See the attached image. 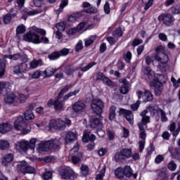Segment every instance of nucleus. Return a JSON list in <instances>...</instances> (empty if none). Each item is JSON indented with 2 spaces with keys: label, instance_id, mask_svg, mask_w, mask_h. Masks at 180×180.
Listing matches in <instances>:
<instances>
[{
  "label": "nucleus",
  "instance_id": "nucleus-51",
  "mask_svg": "<svg viewBox=\"0 0 180 180\" xmlns=\"http://www.w3.org/2000/svg\"><path fill=\"white\" fill-rule=\"evenodd\" d=\"M25 32H26V27L23 25H19L16 29L17 34H23Z\"/></svg>",
  "mask_w": 180,
  "mask_h": 180
},
{
  "label": "nucleus",
  "instance_id": "nucleus-16",
  "mask_svg": "<svg viewBox=\"0 0 180 180\" xmlns=\"http://www.w3.org/2000/svg\"><path fill=\"white\" fill-rule=\"evenodd\" d=\"M73 111L75 113H79V112H84L86 108V105L84 101H78L72 105Z\"/></svg>",
  "mask_w": 180,
  "mask_h": 180
},
{
  "label": "nucleus",
  "instance_id": "nucleus-1",
  "mask_svg": "<svg viewBox=\"0 0 180 180\" xmlns=\"http://www.w3.org/2000/svg\"><path fill=\"white\" fill-rule=\"evenodd\" d=\"M46 36V30L32 27L30 28L28 32L24 34L23 39L28 43H33L34 44H40V43H49V38Z\"/></svg>",
  "mask_w": 180,
  "mask_h": 180
},
{
  "label": "nucleus",
  "instance_id": "nucleus-3",
  "mask_svg": "<svg viewBox=\"0 0 180 180\" xmlns=\"http://www.w3.org/2000/svg\"><path fill=\"white\" fill-rule=\"evenodd\" d=\"M61 142L60 139H51L50 141H42L37 145V152L39 154L47 153L49 150H60Z\"/></svg>",
  "mask_w": 180,
  "mask_h": 180
},
{
  "label": "nucleus",
  "instance_id": "nucleus-27",
  "mask_svg": "<svg viewBox=\"0 0 180 180\" xmlns=\"http://www.w3.org/2000/svg\"><path fill=\"white\" fill-rule=\"evenodd\" d=\"M41 12L42 11L40 8L30 11H28L27 8H25L22 11V13H25L26 15H28V16H34V15H39V13H41Z\"/></svg>",
  "mask_w": 180,
  "mask_h": 180
},
{
  "label": "nucleus",
  "instance_id": "nucleus-55",
  "mask_svg": "<svg viewBox=\"0 0 180 180\" xmlns=\"http://www.w3.org/2000/svg\"><path fill=\"white\" fill-rule=\"evenodd\" d=\"M25 0H16L15 1V8H18L19 9H22L23 6H25Z\"/></svg>",
  "mask_w": 180,
  "mask_h": 180
},
{
  "label": "nucleus",
  "instance_id": "nucleus-20",
  "mask_svg": "<svg viewBox=\"0 0 180 180\" xmlns=\"http://www.w3.org/2000/svg\"><path fill=\"white\" fill-rule=\"evenodd\" d=\"M95 140H96V136L94 134H91L89 136V132L88 131H85L84 132V135L82 137V141H84V143H88V141L94 143Z\"/></svg>",
  "mask_w": 180,
  "mask_h": 180
},
{
  "label": "nucleus",
  "instance_id": "nucleus-24",
  "mask_svg": "<svg viewBox=\"0 0 180 180\" xmlns=\"http://www.w3.org/2000/svg\"><path fill=\"white\" fill-rule=\"evenodd\" d=\"M90 127L92 129H102V124L101 123V120L98 118H92L90 120Z\"/></svg>",
  "mask_w": 180,
  "mask_h": 180
},
{
  "label": "nucleus",
  "instance_id": "nucleus-4",
  "mask_svg": "<svg viewBox=\"0 0 180 180\" xmlns=\"http://www.w3.org/2000/svg\"><path fill=\"white\" fill-rule=\"evenodd\" d=\"M14 127L18 131H21L22 134H29L32 128L29 124L26 123L25 118L20 116L14 122Z\"/></svg>",
  "mask_w": 180,
  "mask_h": 180
},
{
  "label": "nucleus",
  "instance_id": "nucleus-15",
  "mask_svg": "<svg viewBox=\"0 0 180 180\" xmlns=\"http://www.w3.org/2000/svg\"><path fill=\"white\" fill-rule=\"evenodd\" d=\"M120 115H123L125 117V119L129 122L130 124H134V117L133 115V112L130 110H127L124 108L120 109Z\"/></svg>",
  "mask_w": 180,
  "mask_h": 180
},
{
  "label": "nucleus",
  "instance_id": "nucleus-38",
  "mask_svg": "<svg viewBox=\"0 0 180 180\" xmlns=\"http://www.w3.org/2000/svg\"><path fill=\"white\" fill-rule=\"evenodd\" d=\"M115 175L118 178V179H123L124 178V173L123 172V168L118 167L115 170Z\"/></svg>",
  "mask_w": 180,
  "mask_h": 180
},
{
  "label": "nucleus",
  "instance_id": "nucleus-9",
  "mask_svg": "<svg viewBox=\"0 0 180 180\" xmlns=\"http://www.w3.org/2000/svg\"><path fill=\"white\" fill-rule=\"evenodd\" d=\"M59 176L62 179H75V172L70 168H63L59 172Z\"/></svg>",
  "mask_w": 180,
  "mask_h": 180
},
{
  "label": "nucleus",
  "instance_id": "nucleus-61",
  "mask_svg": "<svg viewBox=\"0 0 180 180\" xmlns=\"http://www.w3.org/2000/svg\"><path fill=\"white\" fill-rule=\"evenodd\" d=\"M103 9L106 15H109V13H110V4H109V2H105Z\"/></svg>",
  "mask_w": 180,
  "mask_h": 180
},
{
  "label": "nucleus",
  "instance_id": "nucleus-22",
  "mask_svg": "<svg viewBox=\"0 0 180 180\" xmlns=\"http://www.w3.org/2000/svg\"><path fill=\"white\" fill-rule=\"evenodd\" d=\"M43 65V60L41 59L38 60H33L29 63V68L30 70H34L38 68V67H41Z\"/></svg>",
  "mask_w": 180,
  "mask_h": 180
},
{
  "label": "nucleus",
  "instance_id": "nucleus-63",
  "mask_svg": "<svg viewBox=\"0 0 180 180\" xmlns=\"http://www.w3.org/2000/svg\"><path fill=\"white\" fill-rule=\"evenodd\" d=\"M5 58H9L10 60H19V58H20V55L14 54V55L6 56Z\"/></svg>",
  "mask_w": 180,
  "mask_h": 180
},
{
  "label": "nucleus",
  "instance_id": "nucleus-13",
  "mask_svg": "<svg viewBox=\"0 0 180 180\" xmlns=\"http://www.w3.org/2000/svg\"><path fill=\"white\" fill-rule=\"evenodd\" d=\"M131 157V149L130 148H123L120 150V153L115 155L117 160H126L127 158H130Z\"/></svg>",
  "mask_w": 180,
  "mask_h": 180
},
{
  "label": "nucleus",
  "instance_id": "nucleus-43",
  "mask_svg": "<svg viewBox=\"0 0 180 180\" xmlns=\"http://www.w3.org/2000/svg\"><path fill=\"white\" fill-rule=\"evenodd\" d=\"M105 174H106V166H103V169L101 170L100 173L96 175V180H103L105 177Z\"/></svg>",
  "mask_w": 180,
  "mask_h": 180
},
{
  "label": "nucleus",
  "instance_id": "nucleus-45",
  "mask_svg": "<svg viewBox=\"0 0 180 180\" xmlns=\"http://www.w3.org/2000/svg\"><path fill=\"white\" fill-rule=\"evenodd\" d=\"M80 171L83 176H86L87 175H89V167H88L85 165H82V167H80Z\"/></svg>",
  "mask_w": 180,
  "mask_h": 180
},
{
  "label": "nucleus",
  "instance_id": "nucleus-57",
  "mask_svg": "<svg viewBox=\"0 0 180 180\" xmlns=\"http://www.w3.org/2000/svg\"><path fill=\"white\" fill-rule=\"evenodd\" d=\"M56 29H58V31L60 32H64V30H65V25L63 22L56 24Z\"/></svg>",
  "mask_w": 180,
  "mask_h": 180
},
{
  "label": "nucleus",
  "instance_id": "nucleus-5",
  "mask_svg": "<svg viewBox=\"0 0 180 180\" xmlns=\"http://www.w3.org/2000/svg\"><path fill=\"white\" fill-rule=\"evenodd\" d=\"M148 110L150 115H153V116H158L160 113V120L162 122V123H165L168 120V117H167V114L165 111H163L162 109L155 106H149Z\"/></svg>",
  "mask_w": 180,
  "mask_h": 180
},
{
  "label": "nucleus",
  "instance_id": "nucleus-23",
  "mask_svg": "<svg viewBox=\"0 0 180 180\" xmlns=\"http://www.w3.org/2000/svg\"><path fill=\"white\" fill-rule=\"evenodd\" d=\"M12 130V124L8 123H3L0 124V133L2 134H5V133H8V131H11Z\"/></svg>",
  "mask_w": 180,
  "mask_h": 180
},
{
  "label": "nucleus",
  "instance_id": "nucleus-33",
  "mask_svg": "<svg viewBox=\"0 0 180 180\" xmlns=\"http://www.w3.org/2000/svg\"><path fill=\"white\" fill-rule=\"evenodd\" d=\"M8 89H9V83L6 82H0V95L5 94V92H8Z\"/></svg>",
  "mask_w": 180,
  "mask_h": 180
},
{
  "label": "nucleus",
  "instance_id": "nucleus-21",
  "mask_svg": "<svg viewBox=\"0 0 180 180\" xmlns=\"http://www.w3.org/2000/svg\"><path fill=\"white\" fill-rule=\"evenodd\" d=\"M29 164L27 163L26 161L22 160L18 162L17 169L18 172H21V174H25L26 172V169L27 168V165Z\"/></svg>",
  "mask_w": 180,
  "mask_h": 180
},
{
  "label": "nucleus",
  "instance_id": "nucleus-60",
  "mask_svg": "<svg viewBox=\"0 0 180 180\" xmlns=\"http://www.w3.org/2000/svg\"><path fill=\"white\" fill-rule=\"evenodd\" d=\"M77 33H79V32L78 31V29H77V27L71 28L68 32V34L69 36H75V34H77Z\"/></svg>",
  "mask_w": 180,
  "mask_h": 180
},
{
  "label": "nucleus",
  "instance_id": "nucleus-26",
  "mask_svg": "<svg viewBox=\"0 0 180 180\" xmlns=\"http://www.w3.org/2000/svg\"><path fill=\"white\" fill-rule=\"evenodd\" d=\"M12 161H13V154L8 153L2 160V165L7 167L8 164H9V162H12Z\"/></svg>",
  "mask_w": 180,
  "mask_h": 180
},
{
  "label": "nucleus",
  "instance_id": "nucleus-47",
  "mask_svg": "<svg viewBox=\"0 0 180 180\" xmlns=\"http://www.w3.org/2000/svg\"><path fill=\"white\" fill-rule=\"evenodd\" d=\"M96 39V36H92L89 38L86 39L84 40L86 47H89V46H91L94 43V41H95Z\"/></svg>",
  "mask_w": 180,
  "mask_h": 180
},
{
  "label": "nucleus",
  "instance_id": "nucleus-36",
  "mask_svg": "<svg viewBox=\"0 0 180 180\" xmlns=\"http://www.w3.org/2000/svg\"><path fill=\"white\" fill-rule=\"evenodd\" d=\"M11 147V143L9 141L1 139L0 140V150H8V148Z\"/></svg>",
  "mask_w": 180,
  "mask_h": 180
},
{
  "label": "nucleus",
  "instance_id": "nucleus-56",
  "mask_svg": "<svg viewBox=\"0 0 180 180\" xmlns=\"http://www.w3.org/2000/svg\"><path fill=\"white\" fill-rule=\"evenodd\" d=\"M40 77H41V72L40 70H36L31 75V78L32 79H39V78H40Z\"/></svg>",
  "mask_w": 180,
  "mask_h": 180
},
{
  "label": "nucleus",
  "instance_id": "nucleus-7",
  "mask_svg": "<svg viewBox=\"0 0 180 180\" xmlns=\"http://www.w3.org/2000/svg\"><path fill=\"white\" fill-rule=\"evenodd\" d=\"M30 68L27 63L25 62L21 63L13 68V72L18 77H22L23 74H26L29 71Z\"/></svg>",
  "mask_w": 180,
  "mask_h": 180
},
{
  "label": "nucleus",
  "instance_id": "nucleus-53",
  "mask_svg": "<svg viewBox=\"0 0 180 180\" xmlns=\"http://www.w3.org/2000/svg\"><path fill=\"white\" fill-rule=\"evenodd\" d=\"M34 172H36V169L27 165V169H25V172H24V174H34Z\"/></svg>",
  "mask_w": 180,
  "mask_h": 180
},
{
  "label": "nucleus",
  "instance_id": "nucleus-50",
  "mask_svg": "<svg viewBox=\"0 0 180 180\" xmlns=\"http://www.w3.org/2000/svg\"><path fill=\"white\" fill-rule=\"evenodd\" d=\"M53 176V172L48 171V172H45L43 174H42V178L44 180H49V179H51Z\"/></svg>",
  "mask_w": 180,
  "mask_h": 180
},
{
  "label": "nucleus",
  "instance_id": "nucleus-39",
  "mask_svg": "<svg viewBox=\"0 0 180 180\" xmlns=\"http://www.w3.org/2000/svg\"><path fill=\"white\" fill-rule=\"evenodd\" d=\"M124 176H127V178H130L133 175V171L131 170V167L130 166H125L123 169Z\"/></svg>",
  "mask_w": 180,
  "mask_h": 180
},
{
  "label": "nucleus",
  "instance_id": "nucleus-29",
  "mask_svg": "<svg viewBox=\"0 0 180 180\" xmlns=\"http://www.w3.org/2000/svg\"><path fill=\"white\" fill-rule=\"evenodd\" d=\"M15 99H16V96L13 94H8L4 98V102L7 105H12L15 102Z\"/></svg>",
  "mask_w": 180,
  "mask_h": 180
},
{
  "label": "nucleus",
  "instance_id": "nucleus-25",
  "mask_svg": "<svg viewBox=\"0 0 180 180\" xmlns=\"http://www.w3.org/2000/svg\"><path fill=\"white\" fill-rule=\"evenodd\" d=\"M56 73V69L49 67L44 71L42 72V75L44 78H49L50 77H53Z\"/></svg>",
  "mask_w": 180,
  "mask_h": 180
},
{
  "label": "nucleus",
  "instance_id": "nucleus-32",
  "mask_svg": "<svg viewBox=\"0 0 180 180\" xmlns=\"http://www.w3.org/2000/svg\"><path fill=\"white\" fill-rule=\"evenodd\" d=\"M130 84L127 80L123 81V85L121 86L120 91L121 94L126 95L129 92V86Z\"/></svg>",
  "mask_w": 180,
  "mask_h": 180
},
{
  "label": "nucleus",
  "instance_id": "nucleus-64",
  "mask_svg": "<svg viewBox=\"0 0 180 180\" xmlns=\"http://www.w3.org/2000/svg\"><path fill=\"white\" fill-rule=\"evenodd\" d=\"M168 169L170 171H175V169H176V164H175V162H174V161H171L168 164Z\"/></svg>",
  "mask_w": 180,
  "mask_h": 180
},
{
  "label": "nucleus",
  "instance_id": "nucleus-12",
  "mask_svg": "<svg viewBox=\"0 0 180 180\" xmlns=\"http://www.w3.org/2000/svg\"><path fill=\"white\" fill-rule=\"evenodd\" d=\"M150 85L155 88V94L157 96H160L164 91V86L158 79H153V82H150Z\"/></svg>",
  "mask_w": 180,
  "mask_h": 180
},
{
  "label": "nucleus",
  "instance_id": "nucleus-19",
  "mask_svg": "<svg viewBox=\"0 0 180 180\" xmlns=\"http://www.w3.org/2000/svg\"><path fill=\"white\" fill-rule=\"evenodd\" d=\"M95 65H96V62H91L86 66L84 65V63H82L79 68H76L75 71L80 70L82 72H86V71H89L91 68H92V67H95Z\"/></svg>",
  "mask_w": 180,
  "mask_h": 180
},
{
  "label": "nucleus",
  "instance_id": "nucleus-37",
  "mask_svg": "<svg viewBox=\"0 0 180 180\" xmlns=\"http://www.w3.org/2000/svg\"><path fill=\"white\" fill-rule=\"evenodd\" d=\"M61 97L58 96V100L54 101V109L55 110H61L64 108V103L60 101Z\"/></svg>",
  "mask_w": 180,
  "mask_h": 180
},
{
  "label": "nucleus",
  "instance_id": "nucleus-49",
  "mask_svg": "<svg viewBox=\"0 0 180 180\" xmlns=\"http://www.w3.org/2000/svg\"><path fill=\"white\" fill-rule=\"evenodd\" d=\"M131 52L127 51V53H125L123 56V58L126 63L129 64L130 61H131Z\"/></svg>",
  "mask_w": 180,
  "mask_h": 180
},
{
  "label": "nucleus",
  "instance_id": "nucleus-8",
  "mask_svg": "<svg viewBox=\"0 0 180 180\" xmlns=\"http://www.w3.org/2000/svg\"><path fill=\"white\" fill-rule=\"evenodd\" d=\"M49 130L54 129L55 130H64L65 129V122L61 119L51 120L48 126Z\"/></svg>",
  "mask_w": 180,
  "mask_h": 180
},
{
  "label": "nucleus",
  "instance_id": "nucleus-28",
  "mask_svg": "<svg viewBox=\"0 0 180 180\" xmlns=\"http://www.w3.org/2000/svg\"><path fill=\"white\" fill-rule=\"evenodd\" d=\"M148 112L147 110H144L141 113V116L142 117V120L141 122L139 123V124H148V123H150V117L147 116Z\"/></svg>",
  "mask_w": 180,
  "mask_h": 180
},
{
  "label": "nucleus",
  "instance_id": "nucleus-48",
  "mask_svg": "<svg viewBox=\"0 0 180 180\" xmlns=\"http://www.w3.org/2000/svg\"><path fill=\"white\" fill-rule=\"evenodd\" d=\"M68 5V0H62L60 2V7L58 10H56V12H63V9L65 8Z\"/></svg>",
  "mask_w": 180,
  "mask_h": 180
},
{
  "label": "nucleus",
  "instance_id": "nucleus-11",
  "mask_svg": "<svg viewBox=\"0 0 180 180\" xmlns=\"http://www.w3.org/2000/svg\"><path fill=\"white\" fill-rule=\"evenodd\" d=\"M139 99H143V102H151L153 99H154V96H153V94L150 92L149 91H138L136 92Z\"/></svg>",
  "mask_w": 180,
  "mask_h": 180
},
{
  "label": "nucleus",
  "instance_id": "nucleus-62",
  "mask_svg": "<svg viewBox=\"0 0 180 180\" xmlns=\"http://www.w3.org/2000/svg\"><path fill=\"white\" fill-rule=\"evenodd\" d=\"M11 20H12V17L11 14H6L4 16V22L6 25L11 23Z\"/></svg>",
  "mask_w": 180,
  "mask_h": 180
},
{
  "label": "nucleus",
  "instance_id": "nucleus-30",
  "mask_svg": "<svg viewBox=\"0 0 180 180\" xmlns=\"http://www.w3.org/2000/svg\"><path fill=\"white\" fill-rule=\"evenodd\" d=\"M143 73L145 75H147L149 79H151L153 77H155V73L151 70V68L146 66L143 69Z\"/></svg>",
  "mask_w": 180,
  "mask_h": 180
},
{
  "label": "nucleus",
  "instance_id": "nucleus-10",
  "mask_svg": "<svg viewBox=\"0 0 180 180\" xmlns=\"http://www.w3.org/2000/svg\"><path fill=\"white\" fill-rule=\"evenodd\" d=\"M15 148L20 153H22V151L26 153V151L30 150V145L29 144L28 141H26V139H22L15 144Z\"/></svg>",
  "mask_w": 180,
  "mask_h": 180
},
{
  "label": "nucleus",
  "instance_id": "nucleus-41",
  "mask_svg": "<svg viewBox=\"0 0 180 180\" xmlns=\"http://www.w3.org/2000/svg\"><path fill=\"white\" fill-rule=\"evenodd\" d=\"M72 86H73L72 84H68L66 85L64 88H63L58 96V98H62L63 95H64V94H67V92H68V91H70V89H71Z\"/></svg>",
  "mask_w": 180,
  "mask_h": 180
},
{
  "label": "nucleus",
  "instance_id": "nucleus-42",
  "mask_svg": "<svg viewBox=\"0 0 180 180\" xmlns=\"http://www.w3.org/2000/svg\"><path fill=\"white\" fill-rule=\"evenodd\" d=\"M138 126L141 130L140 139H142V140H146V131H144V126H146V124H138Z\"/></svg>",
  "mask_w": 180,
  "mask_h": 180
},
{
  "label": "nucleus",
  "instance_id": "nucleus-17",
  "mask_svg": "<svg viewBox=\"0 0 180 180\" xmlns=\"http://www.w3.org/2000/svg\"><path fill=\"white\" fill-rule=\"evenodd\" d=\"M96 81H103L108 86H113L114 84L109 78L103 75L102 72H98L96 74Z\"/></svg>",
  "mask_w": 180,
  "mask_h": 180
},
{
  "label": "nucleus",
  "instance_id": "nucleus-35",
  "mask_svg": "<svg viewBox=\"0 0 180 180\" xmlns=\"http://www.w3.org/2000/svg\"><path fill=\"white\" fill-rule=\"evenodd\" d=\"M6 67V62L5 58L0 59V78H2L5 75V68Z\"/></svg>",
  "mask_w": 180,
  "mask_h": 180
},
{
  "label": "nucleus",
  "instance_id": "nucleus-40",
  "mask_svg": "<svg viewBox=\"0 0 180 180\" xmlns=\"http://www.w3.org/2000/svg\"><path fill=\"white\" fill-rule=\"evenodd\" d=\"M79 91H81V89H76L74 91H71L69 94H66L63 97V101H68V99H70L71 96H75V95H77V94H79Z\"/></svg>",
  "mask_w": 180,
  "mask_h": 180
},
{
  "label": "nucleus",
  "instance_id": "nucleus-52",
  "mask_svg": "<svg viewBox=\"0 0 180 180\" xmlns=\"http://www.w3.org/2000/svg\"><path fill=\"white\" fill-rule=\"evenodd\" d=\"M60 56L59 51L53 52L49 56V58L50 60H57V58H60Z\"/></svg>",
  "mask_w": 180,
  "mask_h": 180
},
{
  "label": "nucleus",
  "instance_id": "nucleus-46",
  "mask_svg": "<svg viewBox=\"0 0 180 180\" xmlns=\"http://www.w3.org/2000/svg\"><path fill=\"white\" fill-rule=\"evenodd\" d=\"M29 145H30V151H31V153H34V148H36V139L34 138L31 139L29 142Z\"/></svg>",
  "mask_w": 180,
  "mask_h": 180
},
{
  "label": "nucleus",
  "instance_id": "nucleus-34",
  "mask_svg": "<svg viewBox=\"0 0 180 180\" xmlns=\"http://www.w3.org/2000/svg\"><path fill=\"white\" fill-rule=\"evenodd\" d=\"M158 176H160L163 180L168 179V174H167V169L165 168H162L157 170Z\"/></svg>",
  "mask_w": 180,
  "mask_h": 180
},
{
  "label": "nucleus",
  "instance_id": "nucleus-6",
  "mask_svg": "<svg viewBox=\"0 0 180 180\" xmlns=\"http://www.w3.org/2000/svg\"><path fill=\"white\" fill-rule=\"evenodd\" d=\"M91 108L96 115H101L105 103L101 99L96 98L92 101Z\"/></svg>",
  "mask_w": 180,
  "mask_h": 180
},
{
  "label": "nucleus",
  "instance_id": "nucleus-14",
  "mask_svg": "<svg viewBox=\"0 0 180 180\" xmlns=\"http://www.w3.org/2000/svg\"><path fill=\"white\" fill-rule=\"evenodd\" d=\"M158 19L159 20H162L164 25H166V26H169L171 23H174V22H175V18L169 13L162 14L159 16Z\"/></svg>",
  "mask_w": 180,
  "mask_h": 180
},
{
  "label": "nucleus",
  "instance_id": "nucleus-54",
  "mask_svg": "<svg viewBox=\"0 0 180 180\" xmlns=\"http://www.w3.org/2000/svg\"><path fill=\"white\" fill-rule=\"evenodd\" d=\"M81 157H82V153H79L78 156H72V162L73 164L77 165L81 161Z\"/></svg>",
  "mask_w": 180,
  "mask_h": 180
},
{
  "label": "nucleus",
  "instance_id": "nucleus-58",
  "mask_svg": "<svg viewBox=\"0 0 180 180\" xmlns=\"http://www.w3.org/2000/svg\"><path fill=\"white\" fill-rule=\"evenodd\" d=\"M171 11L174 15H179L180 6H174L173 7H172Z\"/></svg>",
  "mask_w": 180,
  "mask_h": 180
},
{
  "label": "nucleus",
  "instance_id": "nucleus-18",
  "mask_svg": "<svg viewBox=\"0 0 180 180\" xmlns=\"http://www.w3.org/2000/svg\"><path fill=\"white\" fill-rule=\"evenodd\" d=\"M77 140V133L70 131H68L65 138V144H71V143H74Z\"/></svg>",
  "mask_w": 180,
  "mask_h": 180
},
{
  "label": "nucleus",
  "instance_id": "nucleus-31",
  "mask_svg": "<svg viewBox=\"0 0 180 180\" xmlns=\"http://www.w3.org/2000/svg\"><path fill=\"white\" fill-rule=\"evenodd\" d=\"M29 94H23V93H20L18 94V95L16 96L18 102L20 103H25V102H26V101H27V99L29 98Z\"/></svg>",
  "mask_w": 180,
  "mask_h": 180
},
{
  "label": "nucleus",
  "instance_id": "nucleus-2",
  "mask_svg": "<svg viewBox=\"0 0 180 180\" xmlns=\"http://www.w3.org/2000/svg\"><path fill=\"white\" fill-rule=\"evenodd\" d=\"M155 53L152 54V58L158 63V67L162 72H165L168 69V63L169 61V56L171 52L165 50L163 46H159L155 49Z\"/></svg>",
  "mask_w": 180,
  "mask_h": 180
},
{
  "label": "nucleus",
  "instance_id": "nucleus-59",
  "mask_svg": "<svg viewBox=\"0 0 180 180\" xmlns=\"http://www.w3.org/2000/svg\"><path fill=\"white\" fill-rule=\"evenodd\" d=\"M84 49V45H82V40H79L77 44L75 46V51H79Z\"/></svg>",
  "mask_w": 180,
  "mask_h": 180
},
{
  "label": "nucleus",
  "instance_id": "nucleus-44",
  "mask_svg": "<svg viewBox=\"0 0 180 180\" xmlns=\"http://www.w3.org/2000/svg\"><path fill=\"white\" fill-rule=\"evenodd\" d=\"M25 118L26 120H33L34 119V114L33 111L28 110L24 114Z\"/></svg>",
  "mask_w": 180,
  "mask_h": 180
}]
</instances>
